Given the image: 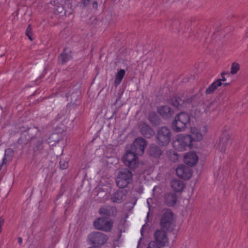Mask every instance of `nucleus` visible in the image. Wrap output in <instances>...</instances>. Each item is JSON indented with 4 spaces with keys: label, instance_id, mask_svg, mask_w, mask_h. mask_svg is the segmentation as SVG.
<instances>
[{
    "label": "nucleus",
    "instance_id": "obj_34",
    "mask_svg": "<svg viewBox=\"0 0 248 248\" xmlns=\"http://www.w3.org/2000/svg\"><path fill=\"white\" fill-rule=\"evenodd\" d=\"M68 167V163L64 160L61 159L60 161V167L62 170H64Z\"/></svg>",
    "mask_w": 248,
    "mask_h": 248
},
{
    "label": "nucleus",
    "instance_id": "obj_35",
    "mask_svg": "<svg viewBox=\"0 0 248 248\" xmlns=\"http://www.w3.org/2000/svg\"><path fill=\"white\" fill-rule=\"evenodd\" d=\"M161 247H162L158 245L157 243L152 241L149 243L147 248H161Z\"/></svg>",
    "mask_w": 248,
    "mask_h": 248
},
{
    "label": "nucleus",
    "instance_id": "obj_15",
    "mask_svg": "<svg viewBox=\"0 0 248 248\" xmlns=\"http://www.w3.org/2000/svg\"><path fill=\"white\" fill-rule=\"evenodd\" d=\"M176 172L179 177L186 180L190 179L192 175L189 168L183 165H179L176 168Z\"/></svg>",
    "mask_w": 248,
    "mask_h": 248
},
{
    "label": "nucleus",
    "instance_id": "obj_37",
    "mask_svg": "<svg viewBox=\"0 0 248 248\" xmlns=\"http://www.w3.org/2000/svg\"><path fill=\"white\" fill-rule=\"evenodd\" d=\"M4 223V219L1 217H0V232L2 231V227Z\"/></svg>",
    "mask_w": 248,
    "mask_h": 248
},
{
    "label": "nucleus",
    "instance_id": "obj_12",
    "mask_svg": "<svg viewBox=\"0 0 248 248\" xmlns=\"http://www.w3.org/2000/svg\"><path fill=\"white\" fill-rule=\"evenodd\" d=\"M231 136L229 134H223L220 137L219 140L217 145V148L220 152H225L226 149L229 146Z\"/></svg>",
    "mask_w": 248,
    "mask_h": 248
},
{
    "label": "nucleus",
    "instance_id": "obj_19",
    "mask_svg": "<svg viewBox=\"0 0 248 248\" xmlns=\"http://www.w3.org/2000/svg\"><path fill=\"white\" fill-rule=\"evenodd\" d=\"M170 104L172 106L177 108H186L185 100H182L178 95H174L170 98Z\"/></svg>",
    "mask_w": 248,
    "mask_h": 248
},
{
    "label": "nucleus",
    "instance_id": "obj_30",
    "mask_svg": "<svg viewBox=\"0 0 248 248\" xmlns=\"http://www.w3.org/2000/svg\"><path fill=\"white\" fill-rule=\"evenodd\" d=\"M125 71L124 69H120L118 71L114 80V84L116 87L120 84L125 75Z\"/></svg>",
    "mask_w": 248,
    "mask_h": 248
},
{
    "label": "nucleus",
    "instance_id": "obj_6",
    "mask_svg": "<svg viewBox=\"0 0 248 248\" xmlns=\"http://www.w3.org/2000/svg\"><path fill=\"white\" fill-rule=\"evenodd\" d=\"M137 155L129 150L127 151L123 157V160L124 165L132 170H135L139 164Z\"/></svg>",
    "mask_w": 248,
    "mask_h": 248
},
{
    "label": "nucleus",
    "instance_id": "obj_39",
    "mask_svg": "<svg viewBox=\"0 0 248 248\" xmlns=\"http://www.w3.org/2000/svg\"><path fill=\"white\" fill-rule=\"evenodd\" d=\"M93 7H94V8H97V2H96V1H94V2H93Z\"/></svg>",
    "mask_w": 248,
    "mask_h": 248
},
{
    "label": "nucleus",
    "instance_id": "obj_5",
    "mask_svg": "<svg viewBox=\"0 0 248 248\" xmlns=\"http://www.w3.org/2000/svg\"><path fill=\"white\" fill-rule=\"evenodd\" d=\"M133 174L128 169H123L120 170L118 174L116 179L117 186L120 188L126 187L132 181Z\"/></svg>",
    "mask_w": 248,
    "mask_h": 248
},
{
    "label": "nucleus",
    "instance_id": "obj_27",
    "mask_svg": "<svg viewBox=\"0 0 248 248\" xmlns=\"http://www.w3.org/2000/svg\"><path fill=\"white\" fill-rule=\"evenodd\" d=\"M66 48L65 47L58 58V62L61 64H65L70 59V56L66 53Z\"/></svg>",
    "mask_w": 248,
    "mask_h": 248
},
{
    "label": "nucleus",
    "instance_id": "obj_23",
    "mask_svg": "<svg viewBox=\"0 0 248 248\" xmlns=\"http://www.w3.org/2000/svg\"><path fill=\"white\" fill-rule=\"evenodd\" d=\"M45 141L43 137L37 138L36 141L33 148V152L36 154H42L44 150V143Z\"/></svg>",
    "mask_w": 248,
    "mask_h": 248
},
{
    "label": "nucleus",
    "instance_id": "obj_33",
    "mask_svg": "<svg viewBox=\"0 0 248 248\" xmlns=\"http://www.w3.org/2000/svg\"><path fill=\"white\" fill-rule=\"evenodd\" d=\"M26 34L27 36H28L29 39L31 41L33 40V39L32 38V29H31V25H28V26L26 29Z\"/></svg>",
    "mask_w": 248,
    "mask_h": 248
},
{
    "label": "nucleus",
    "instance_id": "obj_2",
    "mask_svg": "<svg viewBox=\"0 0 248 248\" xmlns=\"http://www.w3.org/2000/svg\"><path fill=\"white\" fill-rule=\"evenodd\" d=\"M171 131L170 129L166 126L159 127L156 134V142L160 146L167 145L171 140Z\"/></svg>",
    "mask_w": 248,
    "mask_h": 248
},
{
    "label": "nucleus",
    "instance_id": "obj_9",
    "mask_svg": "<svg viewBox=\"0 0 248 248\" xmlns=\"http://www.w3.org/2000/svg\"><path fill=\"white\" fill-rule=\"evenodd\" d=\"M88 239L92 244L102 246L108 241V237L102 232H94L88 235Z\"/></svg>",
    "mask_w": 248,
    "mask_h": 248
},
{
    "label": "nucleus",
    "instance_id": "obj_1",
    "mask_svg": "<svg viewBox=\"0 0 248 248\" xmlns=\"http://www.w3.org/2000/svg\"><path fill=\"white\" fill-rule=\"evenodd\" d=\"M173 213L170 209H167L161 216L159 221L160 229L168 232H172L175 227Z\"/></svg>",
    "mask_w": 248,
    "mask_h": 248
},
{
    "label": "nucleus",
    "instance_id": "obj_42",
    "mask_svg": "<svg viewBox=\"0 0 248 248\" xmlns=\"http://www.w3.org/2000/svg\"><path fill=\"white\" fill-rule=\"evenodd\" d=\"M176 25L179 24V22L178 21H176V24H175Z\"/></svg>",
    "mask_w": 248,
    "mask_h": 248
},
{
    "label": "nucleus",
    "instance_id": "obj_32",
    "mask_svg": "<svg viewBox=\"0 0 248 248\" xmlns=\"http://www.w3.org/2000/svg\"><path fill=\"white\" fill-rule=\"evenodd\" d=\"M240 69V65L237 62H233L232 64L231 73L232 74H235L237 73Z\"/></svg>",
    "mask_w": 248,
    "mask_h": 248
},
{
    "label": "nucleus",
    "instance_id": "obj_20",
    "mask_svg": "<svg viewBox=\"0 0 248 248\" xmlns=\"http://www.w3.org/2000/svg\"><path fill=\"white\" fill-rule=\"evenodd\" d=\"M148 153L150 156L158 159L162 154V151L159 146L152 144L149 148Z\"/></svg>",
    "mask_w": 248,
    "mask_h": 248
},
{
    "label": "nucleus",
    "instance_id": "obj_22",
    "mask_svg": "<svg viewBox=\"0 0 248 248\" xmlns=\"http://www.w3.org/2000/svg\"><path fill=\"white\" fill-rule=\"evenodd\" d=\"M177 197L175 193H170L164 196V202L169 206L174 205L177 202Z\"/></svg>",
    "mask_w": 248,
    "mask_h": 248
},
{
    "label": "nucleus",
    "instance_id": "obj_14",
    "mask_svg": "<svg viewBox=\"0 0 248 248\" xmlns=\"http://www.w3.org/2000/svg\"><path fill=\"white\" fill-rule=\"evenodd\" d=\"M127 194V191L126 189L117 190L111 195L110 200L113 202L121 203L124 201Z\"/></svg>",
    "mask_w": 248,
    "mask_h": 248
},
{
    "label": "nucleus",
    "instance_id": "obj_28",
    "mask_svg": "<svg viewBox=\"0 0 248 248\" xmlns=\"http://www.w3.org/2000/svg\"><path fill=\"white\" fill-rule=\"evenodd\" d=\"M192 135H189L192 137V142L193 141H200L202 138V135L201 132L195 128H191Z\"/></svg>",
    "mask_w": 248,
    "mask_h": 248
},
{
    "label": "nucleus",
    "instance_id": "obj_24",
    "mask_svg": "<svg viewBox=\"0 0 248 248\" xmlns=\"http://www.w3.org/2000/svg\"><path fill=\"white\" fill-rule=\"evenodd\" d=\"M148 120L154 126L160 125L162 123L161 119L155 112H152L149 114Z\"/></svg>",
    "mask_w": 248,
    "mask_h": 248
},
{
    "label": "nucleus",
    "instance_id": "obj_31",
    "mask_svg": "<svg viewBox=\"0 0 248 248\" xmlns=\"http://www.w3.org/2000/svg\"><path fill=\"white\" fill-rule=\"evenodd\" d=\"M217 108V103L215 101L211 102L207 105L205 108V111L207 113L212 111H214Z\"/></svg>",
    "mask_w": 248,
    "mask_h": 248
},
{
    "label": "nucleus",
    "instance_id": "obj_41",
    "mask_svg": "<svg viewBox=\"0 0 248 248\" xmlns=\"http://www.w3.org/2000/svg\"><path fill=\"white\" fill-rule=\"evenodd\" d=\"M230 84V83H222V84L224 86H226Z\"/></svg>",
    "mask_w": 248,
    "mask_h": 248
},
{
    "label": "nucleus",
    "instance_id": "obj_21",
    "mask_svg": "<svg viewBox=\"0 0 248 248\" xmlns=\"http://www.w3.org/2000/svg\"><path fill=\"white\" fill-rule=\"evenodd\" d=\"M31 129H29L23 132L18 140V143L24 145H26L33 138V135H31Z\"/></svg>",
    "mask_w": 248,
    "mask_h": 248
},
{
    "label": "nucleus",
    "instance_id": "obj_10",
    "mask_svg": "<svg viewBox=\"0 0 248 248\" xmlns=\"http://www.w3.org/2000/svg\"><path fill=\"white\" fill-rule=\"evenodd\" d=\"M202 94L201 91L196 94L185 99L186 108H190L198 106L202 103Z\"/></svg>",
    "mask_w": 248,
    "mask_h": 248
},
{
    "label": "nucleus",
    "instance_id": "obj_38",
    "mask_svg": "<svg viewBox=\"0 0 248 248\" xmlns=\"http://www.w3.org/2000/svg\"><path fill=\"white\" fill-rule=\"evenodd\" d=\"M82 1L83 3V4H84V6L85 7L90 3V0H83Z\"/></svg>",
    "mask_w": 248,
    "mask_h": 248
},
{
    "label": "nucleus",
    "instance_id": "obj_18",
    "mask_svg": "<svg viewBox=\"0 0 248 248\" xmlns=\"http://www.w3.org/2000/svg\"><path fill=\"white\" fill-rule=\"evenodd\" d=\"M198 161L197 155L193 152L187 153L184 158V162L189 166H195Z\"/></svg>",
    "mask_w": 248,
    "mask_h": 248
},
{
    "label": "nucleus",
    "instance_id": "obj_8",
    "mask_svg": "<svg viewBox=\"0 0 248 248\" xmlns=\"http://www.w3.org/2000/svg\"><path fill=\"white\" fill-rule=\"evenodd\" d=\"M113 222L112 220H106L103 217H98L93 223L95 229L106 232L111 231Z\"/></svg>",
    "mask_w": 248,
    "mask_h": 248
},
{
    "label": "nucleus",
    "instance_id": "obj_40",
    "mask_svg": "<svg viewBox=\"0 0 248 248\" xmlns=\"http://www.w3.org/2000/svg\"><path fill=\"white\" fill-rule=\"evenodd\" d=\"M18 242L19 244H21L22 242V239L21 237L18 238Z\"/></svg>",
    "mask_w": 248,
    "mask_h": 248
},
{
    "label": "nucleus",
    "instance_id": "obj_26",
    "mask_svg": "<svg viewBox=\"0 0 248 248\" xmlns=\"http://www.w3.org/2000/svg\"><path fill=\"white\" fill-rule=\"evenodd\" d=\"M222 83L220 81V80H216L212 83L205 91L206 94H210L214 92V91L218 87L221 86Z\"/></svg>",
    "mask_w": 248,
    "mask_h": 248
},
{
    "label": "nucleus",
    "instance_id": "obj_13",
    "mask_svg": "<svg viewBox=\"0 0 248 248\" xmlns=\"http://www.w3.org/2000/svg\"><path fill=\"white\" fill-rule=\"evenodd\" d=\"M157 111L164 119H170L174 114V110L167 105L157 107Z\"/></svg>",
    "mask_w": 248,
    "mask_h": 248
},
{
    "label": "nucleus",
    "instance_id": "obj_4",
    "mask_svg": "<svg viewBox=\"0 0 248 248\" xmlns=\"http://www.w3.org/2000/svg\"><path fill=\"white\" fill-rule=\"evenodd\" d=\"M189 121L190 117L187 113L180 112L175 117L172 123V128L175 132L182 131L185 129Z\"/></svg>",
    "mask_w": 248,
    "mask_h": 248
},
{
    "label": "nucleus",
    "instance_id": "obj_7",
    "mask_svg": "<svg viewBox=\"0 0 248 248\" xmlns=\"http://www.w3.org/2000/svg\"><path fill=\"white\" fill-rule=\"evenodd\" d=\"M147 145V141L145 139L142 137H139L133 142L129 151L138 155H141L144 153Z\"/></svg>",
    "mask_w": 248,
    "mask_h": 248
},
{
    "label": "nucleus",
    "instance_id": "obj_3",
    "mask_svg": "<svg viewBox=\"0 0 248 248\" xmlns=\"http://www.w3.org/2000/svg\"><path fill=\"white\" fill-rule=\"evenodd\" d=\"M173 147L178 151L186 150L192 146V137L189 135H179L173 141Z\"/></svg>",
    "mask_w": 248,
    "mask_h": 248
},
{
    "label": "nucleus",
    "instance_id": "obj_25",
    "mask_svg": "<svg viewBox=\"0 0 248 248\" xmlns=\"http://www.w3.org/2000/svg\"><path fill=\"white\" fill-rule=\"evenodd\" d=\"M171 186L176 192H181L184 187V184L181 180L174 179L171 182Z\"/></svg>",
    "mask_w": 248,
    "mask_h": 248
},
{
    "label": "nucleus",
    "instance_id": "obj_29",
    "mask_svg": "<svg viewBox=\"0 0 248 248\" xmlns=\"http://www.w3.org/2000/svg\"><path fill=\"white\" fill-rule=\"evenodd\" d=\"M14 155V151L11 148H8L5 151L4 156L2 159L3 163H6L7 161H11Z\"/></svg>",
    "mask_w": 248,
    "mask_h": 248
},
{
    "label": "nucleus",
    "instance_id": "obj_36",
    "mask_svg": "<svg viewBox=\"0 0 248 248\" xmlns=\"http://www.w3.org/2000/svg\"><path fill=\"white\" fill-rule=\"evenodd\" d=\"M227 74L226 72H222L221 76V78L218 79L217 80H220V81L222 82V81H225L226 80V78H225V75Z\"/></svg>",
    "mask_w": 248,
    "mask_h": 248
},
{
    "label": "nucleus",
    "instance_id": "obj_16",
    "mask_svg": "<svg viewBox=\"0 0 248 248\" xmlns=\"http://www.w3.org/2000/svg\"><path fill=\"white\" fill-rule=\"evenodd\" d=\"M140 132L145 138H151L155 134L154 129L145 123H142L139 125Z\"/></svg>",
    "mask_w": 248,
    "mask_h": 248
},
{
    "label": "nucleus",
    "instance_id": "obj_11",
    "mask_svg": "<svg viewBox=\"0 0 248 248\" xmlns=\"http://www.w3.org/2000/svg\"><path fill=\"white\" fill-rule=\"evenodd\" d=\"M168 232L160 229H156L154 233V241L157 243L160 246L164 247L169 242L167 234Z\"/></svg>",
    "mask_w": 248,
    "mask_h": 248
},
{
    "label": "nucleus",
    "instance_id": "obj_17",
    "mask_svg": "<svg viewBox=\"0 0 248 248\" xmlns=\"http://www.w3.org/2000/svg\"><path fill=\"white\" fill-rule=\"evenodd\" d=\"M99 213L108 218L110 217H115L117 215V210L113 207H101L99 210Z\"/></svg>",
    "mask_w": 248,
    "mask_h": 248
}]
</instances>
